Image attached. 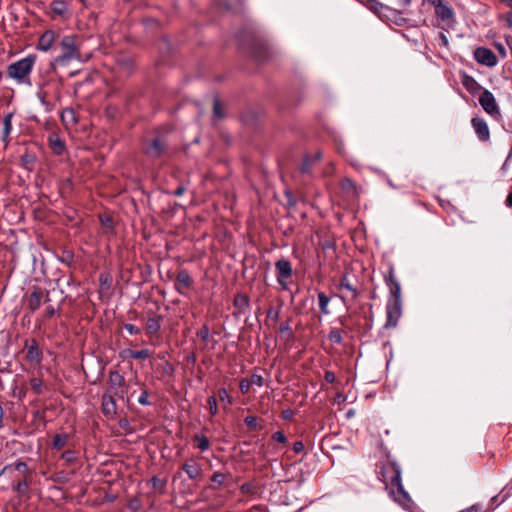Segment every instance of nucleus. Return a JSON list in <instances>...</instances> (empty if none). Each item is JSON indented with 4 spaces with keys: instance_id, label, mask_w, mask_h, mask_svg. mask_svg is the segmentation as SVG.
I'll list each match as a JSON object with an SVG mask.
<instances>
[{
    "instance_id": "obj_8",
    "label": "nucleus",
    "mask_w": 512,
    "mask_h": 512,
    "mask_svg": "<svg viewBox=\"0 0 512 512\" xmlns=\"http://www.w3.org/2000/svg\"><path fill=\"white\" fill-rule=\"evenodd\" d=\"M125 386V379L118 371H110L108 376V388L107 393L118 395L123 397V388Z\"/></svg>"
},
{
    "instance_id": "obj_9",
    "label": "nucleus",
    "mask_w": 512,
    "mask_h": 512,
    "mask_svg": "<svg viewBox=\"0 0 512 512\" xmlns=\"http://www.w3.org/2000/svg\"><path fill=\"white\" fill-rule=\"evenodd\" d=\"M166 149V142L163 138L157 137L144 143L143 151L151 158L160 157Z\"/></svg>"
},
{
    "instance_id": "obj_62",
    "label": "nucleus",
    "mask_w": 512,
    "mask_h": 512,
    "mask_svg": "<svg viewBox=\"0 0 512 512\" xmlns=\"http://www.w3.org/2000/svg\"><path fill=\"white\" fill-rule=\"evenodd\" d=\"M184 192H185V187H183V186H179V187L175 190L174 194H175L176 196H182V195L184 194Z\"/></svg>"
},
{
    "instance_id": "obj_52",
    "label": "nucleus",
    "mask_w": 512,
    "mask_h": 512,
    "mask_svg": "<svg viewBox=\"0 0 512 512\" xmlns=\"http://www.w3.org/2000/svg\"><path fill=\"white\" fill-rule=\"evenodd\" d=\"M61 458L66 462H72L75 459L74 452L71 450L65 451L62 453Z\"/></svg>"
},
{
    "instance_id": "obj_36",
    "label": "nucleus",
    "mask_w": 512,
    "mask_h": 512,
    "mask_svg": "<svg viewBox=\"0 0 512 512\" xmlns=\"http://www.w3.org/2000/svg\"><path fill=\"white\" fill-rule=\"evenodd\" d=\"M149 483L151 484L152 488L159 491L160 493H163L166 487V481L163 479L158 478L157 476H154L150 479Z\"/></svg>"
},
{
    "instance_id": "obj_55",
    "label": "nucleus",
    "mask_w": 512,
    "mask_h": 512,
    "mask_svg": "<svg viewBox=\"0 0 512 512\" xmlns=\"http://www.w3.org/2000/svg\"><path fill=\"white\" fill-rule=\"evenodd\" d=\"M56 313V310L55 308L52 306V305H49L46 307V310H45V317L46 318H51L55 315Z\"/></svg>"
},
{
    "instance_id": "obj_32",
    "label": "nucleus",
    "mask_w": 512,
    "mask_h": 512,
    "mask_svg": "<svg viewBox=\"0 0 512 512\" xmlns=\"http://www.w3.org/2000/svg\"><path fill=\"white\" fill-rule=\"evenodd\" d=\"M99 220L102 228L106 233H112L114 229V222L111 216L108 215H100Z\"/></svg>"
},
{
    "instance_id": "obj_15",
    "label": "nucleus",
    "mask_w": 512,
    "mask_h": 512,
    "mask_svg": "<svg viewBox=\"0 0 512 512\" xmlns=\"http://www.w3.org/2000/svg\"><path fill=\"white\" fill-rule=\"evenodd\" d=\"M193 284V280L187 270H180L176 276L175 289L180 294H185V290L189 289Z\"/></svg>"
},
{
    "instance_id": "obj_60",
    "label": "nucleus",
    "mask_w": 512,
    "mask_h": 512,
    "mask_svg": "<svg viewBox=\"0 0 512 512\" xmlns=\"http://www.w3.org/2000/svg\"><path fill=\"white\" fill-rule=\"evenodd\" d=\"M505 204L507 207L512 208V191L507 195Z\"/></svg>"
},
{
    "instance_id": "obj_48",
    "label": "nucleus",
    "mask_w": 512,
    "mask_h": 512,
    "mask_svg": "<svg viewBox=\"0 0 512 512\" xmlns=\"http://www.w3.org/2000/svg\"><path fill=\"white\" fill-rule=\"evenodd\" d=\"M124 329L131 335H138L141 332V330L137 326L131 323L124 324Z\"/></svg>"
},
{
    "instance_id": "obj_49",
    "label": "nucleus",
    "mask_w": 512,
    "mask_h": 512,
    "mask_svg": "<svg viewBox=\"0 0 512 512\" xmlns=\"http://www.w3.org/2000/svg\"><path fill=\"white\" fill-rule=\"evenodd\" d=\"M137 401L141 404V405H150V401H149V393L147 390H143L141 395L138 397Z\"/></svg>"
},
{
    "instance_id": "obj_10",
    "label": "nucleus",
    "mask_w": 512,
    "mask_h": 512,
    "mask_svg": "<svg viewBox=\"0 0 512 512\" xmlns=\"http://www.w3.org/2000/svg\"><path fill=\"white\" fill-rule=\"evenodd\" d=\"M163 320V316L152 314L149 316L145 321V332L146 335L153 339L154 337L159 338L160 337V330H161V322Z\"/></svg>"
},
{
    "instance_id": "obj_37",
    "label": "nucleus",
    "mask_w": 512,
    "mask_h": 512,
    "mask_svg": "<svg viewBox=\"0 0 512 512\" xmlns=\"http://www.w3.org/2000/svg\"><path fill=\"white\" fill-rule=\"evenodd\" d=\"M328 339L332 342V343H335V344H342L343 342V337H342V332L341 330L337 329V328H333L330 330L329 334H328Z\"/></svg>"
},
{
    "instance_id": "obj_29",
    "label": "nucleus",
    "mask_w": 512,
    "mask_h": 512,
    "mask_svg": "<svg viewBox=\"0 0 512 512\" xmlns=\"http://www.w3.org/2000/svg\"><path fill=\"white\" fill-rule=\"evenodd\" d=\"M367 1H368L369 9L372 10L378 16H381L383 11H390L388 6L382 4L378 0H367Z\"/></svg>"
},
{
    "instance_id": "obj_6",
    "label": "nucleus",
    "mask_w": 512,
    "mask_h": 512,
    "mask_svg": "<svg viewBox=\"0 0 512 512\" xmlns=\"http://www.w3.org/2000/svg\"><path fill=\"white\" fill-rule=\"evenodd\" d=\"M479 103L486 113L494 118L501 116L499 106L494 95L489 90H484L479 96Z\"/></svg>"
},
{
    "instance_id": "obj_41",
    "label": "nucleus",
    "mask_w": 512,
    "mask_h": 512,
    "mask_svg": "<svg viewBox=\"0 0 512 512\" xmlns=\"http://www.w3.org/2000/svg\"><path fill=\"white\" fill-rule=\"evenodd\" d=\"M207 403L209 406V412L212 416H215L218 414V405H217V399L215 396H209L207 399Z\"/></svg>"
},
{
    "instance_id": "obj_12",
    "label": "nucleus",
    "mask_w": 512,
    "mask_h": 512,
    "mask_svg": "<svg viewBox=\"0 0 512 512\" xmlns=\"http://www.w3.org/2000/svg\"><path fill=\"white\" fill-rule=\"evenodd\" d=\"M471 125L480 141L486 142L490 139V130L486 121L483 118H472Z\"/></svg>"
},
{
    "instance_id": "obj_28",
    "label": "nucleus",
    "mask_w": 512,
    "mask_h": 512,
    "mask_svg": "<svg viewBox=\"0 0 512 512\" xmlns=\"http://www.w3.org/2000/svg\"><path fill=\"white\" fill-rule=\"evenodd\" d=\"M29 384L31 389L36 395H41L44 393L45 386L43 384V381L39 377H31L29 380Z\"/></svg>"
},
{
    "instance_id": "obj_13",
    "label": "nucleus",
    "mask_w": 512,
    "mask_h": 512,
    "mask_svg": "<svg viewBox=\"0 0 512 512\" xmlns=\"http://www.w3.org/2000/svg\"><path fill=\"white\" fill-rule=\"evenodd\" d=\"M182 470L190 480L200 479L203 476L202 467L194 458L186 460L182 465Z\"/></svg>"
},
{
    "instance_id": "obj_56",
    "label": "nucleus",
    "mask_w": 512,
    "mask_h": 512,
    "mask_svg": "<svg viewBox=\"0 0 512 512\" xmlns=\"http://www.w3.org/2000/svg\"><path fill=\"white\" fill-rule=\"evenodd\" d=\"M312 158V162L316 163L322 159V152L320 150L316 151L313 155H310Z\"/></svg>"
},
{
    "instance_id": "obj_17",
    "label": "nucleus",
    "mask_w": 512,
    "mask_h": 512,
    "mask_svg": "<svg viewBox=\"0 0 512 512\" xmlns=\"http://www.w3.org/2000/svg\"><path fill=\"white\" fill-rule=\"evenodd\" d=\"M69 1L68 0H53L50 4V10L53 16L66 18L69 16Z\"/></svg>"
},
{
    "instance_id": "obj_46",
    "label": "nucleus",
    "mask_w": 512,
    "mask_h": 512,
    "mask_svg": "<svg viewBox=\"0 0 512 512\" xmlns=\"http://www.w3.org/2000/svg\"><path fill=\"white\" fill-rule=\"evenodd\" d=\"M250 387H251V382L246 378L242 379L239 383L240 391L243 394H247L250 390Z\"/></svg>"
},
{
    "instance_id": "obj_5",
    "label": "nucleus",
    "mask_w": 512,
    "mask_h": 512,
    "mask_svg": "<svg viewBox=\"0 0 512 512\" xmlns=\"http://www.w3.org/2000/svg\"><path fill=\"white\" fill-rule=\"evenodd\" d=\"M50 301V296L48 291H44L39 287H33L31 293L27 296L26 303L27 309L34 313L38 310L42 303H47Z\"/></svg>"
},
{
    "instance_id": "obj_59",
    "label": "nucleus",
    "mask_w": 512,
    "mask_h": 512,
    "mask_svg": "<svg viewBox=\"0 0 512 512\" xmlns=\"http://www.w3.org/2000/svg\"><path fill=\"white\" fill-rule=\"evenodd\" d=\"M293 416V412L292 410L288 409V410H285L282 412V417L283 419H291V417Z\"/></svg>"
},
{
    "instance_id": "obj_3",
    "label": "nucleus",
    "mask_w": 512,
    "mask_h": 512,
    "mask_svg": "<svg viewBox=\"0 0 512 512\" xmlns=\"http://www.w3.org/2000/svg\"><path fill=\"white\" fill-rule=\"evenodd\" d=\"M61 54L55 61L60 65H67L73 60H80L79 40L75 35L63 36L60 41Z\"/></svg>"
},
{
    "instance_id": "obj_63",
    "label": "nucleus",
    "mask_w": 512,
    "mask_h": 512,
    "mask_svg": "<svg viewBox=\"0 0 512 512\" xmlns=\"http://www.w3.org/2000/svg\"><path fill=\"white\" fill-rule=\"evenodd\" d=\"M507 22L508 26L512 28V11L508 13Z\"/></svg>"
},
{
    "instance_id": "obj_4",
    "label": "nucleus",
    "mask_w": 512,
    "mask_h": 512,
    "mask_svg": "<svg viewBox=\"0 0 512 512\" xmlns=\"http://www.w3.org/2000/svg\"><path fill=\"white\" fill-rule=\"evenodd\" d=\"M275 273L277 283L282 290H288L292 282L293 267L289 260L281 258L275 262Z\"/></svg>"
},
{
    "instance_id": "obj_42",
    "label": "nucleus",
    "mask_w": 512,
    "mask_h": 512,
    "mask_svg": "<svg viewBox=\"0 0 512 512\" xmlns=\"http://www.w3.org/2000/svg\"><path fill=\"white\" fill-rule=\"evenodd\" d=\"M15 469L23 474V477L27 479L28 476H30L31 472L25 462H17L15 463Z\"/></svg>"
},
{
    "instance_id": "obj_45",
    "label": "nucleus",
    "mask_w": 512,
    "mask_h": 512,
    "mask_svg": "<svg viewBox=\"0 0 512 512\" xmlns=\"http://www.w3.org/2000/svg\"><path fill=\"white\" fill-rule=\"evenodd\" d=\"M213 113H214V116L216 118H222L223 117L221 104H220L218 99L214 100V103H213Z\"/></svg>"
},
{
    "instance_id": "obj_26",
    "label": "nucleus",
    "mask_w": 512,
    "mask_h": 512,
    "mask_svg": "<svg viewBox=\"0 0 512 512\" xmlns=\"http://www.w3.org/2000/svg\"><path fill=\"white\" fill-rule=\"evenodd\" d=\"M68 440H69L68 434H66V433L56 434L53 437L52 448L61 450L62 448H64L67 445Z\"/></svg>"
},
{
    "instance_id": "obj_11",
    "label": "nucleus",
    "mask_w": 512,
    "mask_h": 512,
    "mask_svg": "<svg viewBox=\"0 0 512 512\" xmlns=\"http://www.w3.org/2000/svg\"><path fill=\"white\" fill-rule=\"evenodd\" d=\"M474 57L478 63L489 67L495 66L497 63L495 54L485 47L477 48L474 52Z\"/></svg>"
},
{
    "instance_id": "obj_7",
    "label": "nucleus",
    "mask_w": 512,
    "mask_h": 512,
    "mask_svg": "<svg viewBox=\"0 0 512 512\" xmlns=\"http://www.w3.org/2000/svg\"><path fill=\"white\" fill-rule=\"evenodd\" d=\"M401 315V301L388 300L386 306V323L384 327L387 329L396 327Z\"/></svg>"
},
{
    "instance_id": "obj_22",
    "label": "nucleus",
    "mask_w": 512,
    "mask_h": 512,
    "mask_svg": "<svg viewBox=\"0 0 512 512\" xmlns=\"http://www.w3.org/2000/svg\"><path fill=\"white\" fill-rule=\"evenodd\" d=\"M340 187L342 191L350 196L355 197L358 195V188L356 183L350 178H344L340 181Z\"/></svg>"
},
{
    "instance_id": "obj_57",
    "label": "nucleus",
    "mask_w": 512,
    "mask_h": 512,
    "mask_svg": "<svg viewBox=\"0 0 512 512\" xmlns=\"http://www.w3.org/2000/svg\"><path fill=\"white\" fill-rule=\"evenodd\" d=\"M464 85L468 90H472V85H476V82L473 78H467Z\"/></svg>"
},
{
    "instance_id": "obj_64",
    "label": "nucleus",
    "mask_w": 512,
    "mask_h": 512,
    "mask_svg": "<svg viewBox=\"0 0 512 512\" xmlns=\"http://www.w3.org/2000/svg\"><path fill=\"white\" fill-rule=\"evenodd\" d=\"M497 48H498L499 52H500L503 56H505V55H506V53H505V49H504L503 45L499 44V45H497Z\"/></svg>"
},
{
    "instance_id": "obj_18",
    "label": "nucleus",
    "mask_w": 512,
    "mask_h": 512,
    "mask_svg": "<svg viewBox=\"0 0 512 512\" xmlns=\"http://www.w3.org/2000/svg\"><path fill=\"white\" fill-rule=\"evenodd\" d=\"M57 38V33L53 30H46L38 40L37 49L48 51Z\"/></svg>"
},
{
    "instance_id": "obj_58",
    "label": "nucleus",
    "mask_w": 512,
    "mask_h": 512,
    "mask_svg": "<svg viewBox=\"0 0 512 512\" xmlns=\"http://www.w3.org/2000/svg\"><path fill=\"white\" fill-rule=\"evenodd\" d=\"M268 317L273 318L274 320H277L278 317H279V312L278 311H274L273 309H270L268 311Z\"/></svg>"
},
{
    "instance_id": "obj_33",
    "label": "nucleus",
    "mask_w": 512,
    "mask_h": 512,
    "mask_svg": "<svg viewBox=\"0 0 512 512\" xmlns=\"http://www.w3.org/2000/svg\"><path fill=\"white\" fill-rule=\"evenodd\" d=\"M127 354L130 358L137 359V360H144L151 356V352L148 349H142V350H127Z\"/></svg>"
},
{
    "instance_id": "obj_54",
    "label": "nucleus",
    "mask_w": 512,
    "mask_h": 512,
    "mask_svg": "<svg viewBox=\"0 0 512 512\" xmlns=\"http://www.w3.org/2000/svg\"><path fill=\"white\" fill-rule=\"evenodd\" d=\"M252 489H253V485L250 483H244L240 487L241 492L245 493V494L251 493Z\"/></svg>"
},
{
    "instance_id": "obj_25",
    "label": "nucleus",
    "mask_w": 512,
    "mask_h": 512,
    "mask_svg": "<svg viewBox=\"0 0 512 512\" xmlns=\"http://www.w3.org/2000/svg\"><path fill=\"white\" fill-rule=\"evenodd\" d=\"M193 443L194 446L201 451H206L210 447L209 439L202 434H195L193 436Z\"/></svg>"
},
{
    "instance_id": "obj_35",
    "label": "nucleus",
    "mask_w": 512,
    "mask_h": 512,
    "mask_svg": "<svg viewBox=\"0 0 512 512\" xmlns=\"http://www.w3.org/2000/svg\"><path fill=\"white\" fill-rule=\"evenodd\" d=\"M315 163L312 162V158L310 155H305V157L302 160L300 171L303 174H309L312 170V167Z\"/></svg>"
},
{
    "instance_id": "obj_21",
    "label": "nucleus",
    "mask_w": 512,
    "mask_h": 512,
    "mask_svg": "<svg viewBox=\"0 0 512 512\" xmlns=\"http://www.w3.org/2000/svg\"><path fill=\"white\" fill-rule=\"evenodd\" d=\"M49 146L55 155H62L66 149L65 143L57 134L49 136Z\"/></svg>"
},
{
    "instance_id": "obj_19",
    "label": "nucleus",
    "mask_w": 512,
    "mask_h": 512,
    "mask_svg": "<svg viewBox=\"0 0 512 512\" xmlns=\"http://www.w3.org/2000/svg\"><path fill=\"white\" fill-rule=\"evenodd\" d=\"M435 14L442 21H449L454 16L452 8L444 0H439L435 4Z\"/></svg>"
},
{
    "instance_id": "obj_38",
    "label": "nucleus",
    "mask_w": 512,
    "mask_h": 512,
    "mask_svg": "<svg viewBox=\"0 0 512 512\" xmlns=\"http://www.w3.org/2000/svg\"><path fill=\"white\" fill-rule=\"evenodd\" d=\"M28 488H29V482L26 478H23V480H20L15 486H14V490L19 494V495H25L27 494L28 492Z\"/></svg>"
},
{
    "instance_id": "obj_31",
    "label": "nucleus",
    "mask_w": 512,
    "mask_h": 512,
    "mask_svg": "<svg viewBox=\"0 0 512 512\" xmlns=\"http://www.w3.org/2000/svg\"><path fill=\"white\" fill-rule=\"evenodd\" d=\"M318 302L321 313L324 315L329 314L328 305L330 302V298L324 292L318 293Z\"/></svg>"
},
{
    "instance_id": "obj_2",
    "label": "nucleus",
    "mask_w": 512,
    "mask_h": 512,
    "mask_svg": "<svg viewBox=\"0 0 512 512\" xmlns=\"http://www.w3.org/2000/svg\"><path fill=\"white\" fill-rule=\"evenodd\" d=\"M36 55L30 54L8 65L6 75L17 84L31 85V72L36 63Z\"/></svg>"
},
{
    "instance_id": "obj_1",
    "label": "nucleus",
    "mask_w": 512,
    "mask_h": 512,
    "mask_svg": "<svg viewBox=\"0 0 512 512\" xmlns=\"http://www.w3.org/2000/svg\"><path fill=\"white\" fill-rule=\"evenodd\" d=\"M377 476L395 502L405 508L410 507L411 498L402 485L400 467L389 456L379 461Z\"/></svg>"
},
{
    "instance_id": "obj_50",
    "label": "nucleus",
    "mask_w": 512,
    "mask_h": 512,
    "mask_svg": "<svg viewBox=\"0 0 512 512\" xmlns=\"http://www.w3.org/2000/svg\"><path fill=\"white\" fill-rule=\"evenodd\" d=\"M250 382H251V384H255V385L261 387L264 384V378L261 375L253 374L251 376Z\"/></svg>"
},
{
    "instance_id": "obj_27",
    "label": "nucleus",
    "mask_w": 512,
    "mask_h": 512,
    "mask_svg": "<svg viewBox=\"0 0 512 512\" xmlns=\"http://www.w3.org/2000/svg\"><path fill=\"white\" fill-rule=\"evenodd\" d=\"M12 117V114H7L3 119L2 140L6 143L12 130Z\"/></svg>"
},
{
    "instance_id": "obj_30",
    "label": "nucleus",
    "mask_w": 512,
    "mask_h": 512,
    "mask_svg": "<svg viewBox=\"0 0 512 512\" xmlns=\"http://www.w3.org/2000/svg\"><path fill=\"white\" fill-rule=\"evenodd\" d=\"M230 473L228 474H224V473H221V472H215L212 476H211V481L215 484V485H212L210 486L212 489H216L222 485L225 484V481L228 477H230Z\"/></svg>"
},
{
    "instance_id": "obj_20",
    "label": "nucleus",
    "mask_w": 512,
    "mask_h": 512,
    "mask_svg": "<svg viewBox=\"0 0 512 512\" xmlns=\"http://www.w3.org/2000/svg\"><path fill=\"white\" fill-rule=\"evenodd\" d=\"M233 305L237 314H246L250 307L249 297L246 294L239 293L235 296Z\"/></svg>"
},
{
    "instance_id": "obj_34",
    "label": "nucleus",
    "mask_w": 512,
    "mask_h": 512,
    "mask_svg": "<svg viewBox=\"0 0 512 512\" xmlns=\"http://www.w3.org/2000/svg\"><path fill=\"white\" fill-rule=\"evenodd\" d=\"M21 164L28 170H32L35 163V156L31 153H25L20 158Z\"/></svg>"
},
{
    "instance_id": "obj_40",
    "label": "nucleus",
    "mask_w": 512,
    "mask_h": 512,
    "mask_svg": "<svg viewBox=\"0 0 512 512\" xmlns=\"http://www.w3.org/2000/svg\"><path fill=\"white\" fill-rule=\"evenodd\" d=\"M217 393L221 402H225L228 405L233 404V398L228 394V391L225 388H220Z\"/></svg>"
},
{
    "instance_id": "obj_47",
    "label": "nucleus",
    "mask_w": 512,
    "mask_h": 512,
    "mask_svg": "<svg viewBox=\"0 0 512 512\" xmlns=\"http://www.w3.org/2000/svg\"><path fill=\"white\" fill-rule=\"evenodd\" d=\"M272 440L280 444H285L287 442L286 436L281 431L275 432L272 435Z\"/></svg>"
},
{
    "instance_id": "obj_16",
    "label": "nucleus",
    "mask_w": 512,
    "mask_h": 512,
    "mask_svg": "<svg viewBox=\"0 0 512 512\" xmlns=\"http://www.w3.org/2000/svg\"><path fill=\"white\" fill-rule=\"evenodd\" d=\"M116 396L117 395L107 393V392H105L104 395L102 396V402H101L102 412L107 417H112L116 414V410H117V406H116V402H115Z\"/></svg>"
},
{
    "instance_id": "obj_14",
    "label": "nucleus",
    "mask_w": 512,
    "mask_h": 512,
    "mask_svg": "<svg viewBox=\"0 0 512 512\" xmlns=\"http://www.w3.org/2000/svg\"><path fill=\"white\" fill-rule=\"evenodd\" d=\"M26 349V359L30 363L39 364L42 360V353L39 350L38 343L35 339L26 340L25 342Z\"/></svg>"
},
{
    "instance_id": "obj_43",
    "label": "nucleus",
    "mask_w": 512,
    "mask_h": 512,
    "mask_svg": "<svg viewBox=\"0 0 512 512\" xmlns=\"http://www.w3.org/2000/svg\"><path fill=\"white\" fill-rule=\"evenodd\" d=\"M244 423L251 429V430H258L260 427H258L257 418L255 416H247L244 419Z\"/></svg>"
},
{
    "instance_id": "obj_24",
    "label": "nucleus",
    "mask_w": 512,
    "mask_h": 512,
    "mask_svg": "<svg viewBox=\"0 0 512 512\" xmlns=\"http://www.w3.org/2000/svg\"><path fill=\"white\" fill-rule=\"evenodd\" d=\"M388 284L390 286V298H389V300L401 301V299H400L401 287H400V284L398 283V281L394 278L392 272H390V274H389Z\"/></svg>"
},
{
    "instance_id": "obj_23",
    "label": "nucleus",
    "mask_w": 512,
    "mask_h": 512,
    "mask_svg": "<svg viewBox=\"0 0 512 512\" xmlns=\"http://www.w3.org/2000/svg\"><path fill=\"white\" fill-rule=\"evenodd\" d=\"M339 289L347 290L350 293L351 300L357 299L359 295L358 289L351 284L347 275H343L341 277L339 282Z\"/></svg>"
},
{
    "instance_id": "obj_53",
    "label": "nucleus",
    "mask_w": 512,
    "mask_h": 512,
    "mask_svg": "<svg viewBox=\"0 0 512 512\" xmlns=\"http://www.w3.org/2000/svg\"><path fill=\"white\" fill-rule=\"evenodd\" d=\"M293 451L297 454L304 451V444L301 441H297L293 444Z\"/></svg>"
},
{
    "instance_id": "obj_44",
    "label": "nucleus",
    "mask_w": 512,
    "mask_h": 512,
    "mask_svg": "<svg viewBox=\"0 0 512 512\" xmlns=\"http://www.w3.org/2000/svg\"><path fill=\"white\" fill-rule=\"evenodd\" d=\"M197 336L203 340L204 342L208 341L210 332L207 325H203L200 330L197 332Z\"/></svg>"
},
{
    "instance_id": "obj_61",
    "label": "nucleus",
    "mask_w": 512,
    "mask_h": 512,
    "mask_svg": "<svg viewBox=\"0 0 512 512\" xmlns=\"http://www.w3.org/2000/svg\"><path fill=\"white\" fill-rule=\"evenodd\" d=\"M396 1H397L398 6H400L402 8L408 6L411 3V0H396Z\"/></svg>"
},
{
    "instance_id": "obj_51",
    "label": "nucleus",
    "mask_w": 512,
    "mask_h": 512,
    "mask_svg": "<svg viewBox=\"0 0 512 512\" xmlns=\"http://www.w3.org/2000/svg\"><path fill=\"white\" fill-rule=\"evenodd\" d=\"M324 379L327 383L332 384L336 381V375L334 372L327 370V371H325Z\"/></svg>"
},
{
    "instance_id": "obj_39",
    "label": "nucleus",
    "mask_w": 512,
    "mask_h": 512,
    "mask_svg": "<svg viewBox=\"0 0 512 512\" xmlns=\"http://www.w3.org/2000/svg\"><path fill=\"white\" fill-rule=\"evenodd\" d=\"M279 332L286 336L287 340L293 338V331L289 322H283L279 326Z\"/></svg>"
}]
</instances>
